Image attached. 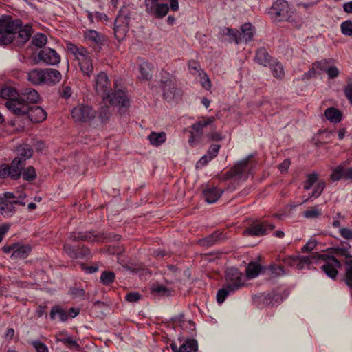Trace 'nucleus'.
Listing matches in <instances>:
<instances>
[{
  "label": "nucleus",
  "instance_id": "1",
  "mask_svg": "<svg viewBox=\"0 0 352 352\" xmlns=\"http://www.w3.org/2000/svg\"><path fill=\"white\" fill-rule=\"evenodd\" d=\"M32 34V25H23L21 19L6 14L0 17V45L14 43L22 46L29 41Z\"/></svg>",
  "mask_w": 352,
  "mask_h": 352
},
{
  "label": "nucleus",
  "instance_id": "2",
  "mask_svg": "<svg viewBox=\"0 0 352 352\" xmlns=\"http://www.w3.org/2000/svg\"><path fill=\"white\" fill-rule=\"evenodd\" d=\"M94 86L98 94L109 105L126 109L129 106V100L124 91L118 89L111 91V84L105 72H101L97 75Z\"/></svg>",
  "mask_w": 352,
  "mask_h": 352
},
{
  "label": "nucleus",
  "instance_id": "3",
  "mask_svg": "<svg viewBox=\"0 0 352 352\" xmlns=\"http://www.w3.org/2000/svg\"><path fill=\"white\" fill-rule=\"evenodd\" d=\"M41 96L38 91L33 88H23L19 91L17 100L10 102V107L12 109V113L18 117L25 115L30 107L38 104Z\"/></svg>",
  "mask_w": 352,
  "mask_h": 352
},
{
  "label": "nucleus",
  "instance_id": "4",
  "mask_svg": "<svg viewBox=\"0 0 352 352\" xmlns=\"http://www.w3.org/2000/svg\"><path fill=\"white\" fill-rule=\"evenodd\" d=\"M270 14L279 22H295L294 11L290 8L286 0H276L271 8Z\"/></svg>",
  "mask_w": 352,
  "mask_h": 352
},
{
  "label": "nucleus",
  "instance_id": "5",
  "mask_svg": "<svg viewBox=\"0 0 352 352\" xmlns=\"http://www.w3.org/2000/svg\"><path fill=\"white\" fill-rule=\"evenodd\" d=\"M248 158L241 160L234 164L228 171L221 174L219 177V179L223 182L232 179H235L238 181L241 179L245 181L248 177Z\"/></svg>",
  "mask_w": 352,
  "mask_h": 352
},
{
  "label": "nucleus",
  "instance_id": "6",
  "mask_svg": "<svg viewBox=\"0 0 352 352\" xmlns=\"http://www.w3.org/2000/svg\"><path fill=\"white\" fill-rule=\"evenodd\" d=\"M71 114L74 122L85 123L95 118L96 111L89 105L80 104L73 108Z\"/></svg>",
  "mask_w": 352,
  "mask_h": 352
},
{
  "label": "nucleus",
  "instance_id": "7",
  "mask_svg": "<svg viewBox=\"0 0 352 352\" xmlns=\"http://www.w3.org/2000/svg\"><path fill=\"white\" fill-rule=\"evenodd\" d=\"M201 120L196 122L191 126L192 130L190 131V137L188 140V142L190 145L193 146L195 142L199 140L204 133V129L208 125L212 124L215 120L214 116L210 117H201Z\"/></svg>",
  "mask_w": 352,
  "mask_h": 352
},
{
  "label": "nucleus",
  "instance_id": "8",
  "mask_svg": "<svg viewBox=\"0 0 352 352\" xmlns=\"http://www.w3.org/2000/svg\"><path fill=\"white\" fill-rule=\"evenodd\" d=\"M77 237L79 239V241H100L104 239L109 241H118L120 239V235L104 232L96 234L94 231L79 232H78Z\"/></svg>",
  "mask_w": 352,
  "mask_h": 352
},
{
  "label": "nucleus",
  "instance_id": "9",
  "mask_svg": "<svg viewBox=\"0 0 352 352\" xmlns=\"http://www.w3.org/2000/svg\"><path fill=\"white\" fill-rule=\"evenodd\" d=\"M243 274L236 267L228 268L226 272V280L229 288L237 290L243 285Z\"/></svg>",
  "mask_w": 352,
  "mask_h": 352
},
{
  "label": "nucleus",
  "instance_id": "10",
  "mask_svg": "<svg viewBox=\"0 0 352 352\" xmlns=\"http://www.w3.org/2000/svg\"><path fill=\"white\" fill-rule=\"evenodd\" d=\"M175 76L166 71L162 72L161 87L163 90L164 98H171L174 95L175 89Z\"/></svg>",
  "mask_w": 352,
  "mask_h": 352
},
{
  "label": "nucleus",
  "instance_id": "11",
  "mask_svg": "<svg viewBox=\"0 0 352 352\" xmlns=\"http://www.w3.org/2000/svg\"><path fill=\"white\" fill-rule=\"evenodd\" d=\"M349 162H342L333 168L330 175V179L332 182H338L342 179L352 182V167L344 168Z\"/></svg>",
  "mask_w": 352,
  "mask_h": 352
},
{
  "label": "nucleus",
  "instance_id": "12",
  "mask_svg": "<svg viewBox=\"0 0 352 352\" xmlns=\"http://www.w3.org/2000/svg\"><path fill=\"white\" fill-rule=\"evenodd\" d=\"M335 64V60L333 58H324L322 59L319 61H316L312 63L311 67L308 71V72L305 73V75L307 76L309 78H311L315 76L316 74H320L323 72H327V68L329 67L331 65Z\"/></svg>",
  "mask_w": 352,
  "mask_h": 352
},
{
  "label": "nucleus",
  "instance_id": "13",
  "mask_svg": "<svg viewBox=\"0 0 352 352\" xmlns=\"http://www.w3.org/2000/svg\"><path fill=\"white\" fill-rule=\"evenodd\" d=\"M39 60L49 65L58 64L60 60V56L57 52L50 47H44L38 54Z\"/></svg>",
  "mask_w": 352,
  "mask_h": 352
},
{
  "label": "nucleus",
  "instance_id": "14",
  "mask_svg": "<svg viewBox=\"0 0 352 352\" xmlns=\"http://www.w3.org/2000/svg\"><path fill=\"white\" fill-rule=\"evenodd\" d=\"M89 52H87V56H82L81 57L76 56V60L78 61L80 70L84 76L90 78L94 73V65L91 57L89 56Z\"/></svg>",
  "mask_w": 352,
  "mask_h": 352
},
{
  "label": "nucleus",
  "instance_id": "15",
  "mask_svg": "<svg viewBox=\"0 0 352 352\" xmlns=\"http://www.w3.org/2000/svg\"><path fill=\"white\" fill-rule=\"evenodd\" d=\"M254 60L257 64L265 67L271 66L272 63L274 62L273 57L265 47H261L256 50Z\"/></svg>",
  "mask_w": 352,
  "mask_h": 352
},
{
  "label": "nucleus",
  "instance_id": "16",
  "mask_svg": "<svg viewBox=\"0 0 352 352\" xmlns=\"http://www.w3.org/2000/svg\"><path fill=\"white\" fill-rule=\"evenodd\" d=\"M47 115V112L41 107L33 105L30 107L28 112L25 116H28L32 122L40 123L46 119Z\"/></svg>",
  "mask_w": 352,
  "mask_h": 352
},
{
  "label": "nucleus",
  "instance_id": "17",
  "mask_svg": "<svg viewBox=\"0 0 352 352\" xmlns=\"http://www.w3.org/2000/svg\"><path fill=\"white\" fill-rule=\"evenodd\" d=\"M0 97L7 100L5 105L8 109L12 113V109L10 107V102L14 100H17L19 97V91L12 87H3L0 90Z\"/></svg>",
  "mask_w": 352,
  "mask_h": 352
},
{
  "label": "nucleus",
  "instance_id": "18",
  "mask_svg": "<svg viewBox=\"0 0 352 352\" xmlns=\"http://www.w3.org/2000/svg\"><path fill=\"white\" fill-rule=\"evenodd\" d=\"M170 348L173 352H197L198 343L195 339H188L179 348L177 347L175 343H171Z\"/></svg>",
  "mask_w": 352,
  "mask_h": 352
},
{
  "label": "nucleus",
  "instance_id": "19",
  "mask_svg": "<svg viewBox=\"0 0 352 352\" xmlns=\"http://www.w3.org/2000/svg\"><path fill=\"white\" fill-rule=\"evenodd\" d=\"M256 33L254 26L250 23H245L240 28V34L242 43H248L252 41Z\"/></svg>",
  "mask_w": 352,
  "mask_h": 352
},
{
  "label": "nucleus",
  "instance_id": "20",
  "mask_svg": "<svg viewBox=\"0 0 352 352\" xmlns=\"http://www.w3.org/2000/svg\"><path fill=\"white\" fill-rule=\"evenodd\" d=\"M223 190L217 187L208 188L203 191V196L205 201L208 204L216 202L222 195Z\"/></svg>",
  "mask_w": 352,
  "mask_h": 352
},
{
  "label": "nucleus",
  "instance_id": "21",
  "mask_svg": "<svg viewBox=\"0 0 352 352\" xmlns=\"http://www.w3.org/2000/svg\"><path fill=\"white\" fill-rule=\"evenodd\" d=\"M45 69H35L31 70L28 75V80L33 85L45 84Z\"/></svg>",
  "mask_w": 352,
  "mask_h": 352
},
{
  "label": "nucleus",
  "instance_id": "22",
  "mask_svg": "<svg viewBox=\"0 0 352 352\" xmlns=\"http://www.w3.org/2000/svg\"><path fill=\"white\" fill-rule=\"evenodd\" d=\"M45 84L54 85L58 82L61 79V74L55 69H45Z\"/></svg>",
  "mask_w": 352,
  "mask_h": 352
},
{
  "label": "nucleus",
  "instance_id": "23",
  "mask_svg": "<svg viewBox=\"0 0 352 352\" xmlns=\"http://www.w3.org/2000/svg\"><path fill=\"white\" fill-rule=\"evenodd\" d=\"M25 165L23 161L14 158L9 166L11 173V179L15 180L19 179Z\"/></svg>",
  "mask_w": 352,
  "mask_h": 352
},
{
  "label": "nucleus",
  "instance_id": "24",
  "mask_svg": "<svg viewBox=\"0 0 352 352\" xmlns=\"http://www.w3.org/2000/svg\"><path fill=\"white\" fill-rule=\"evenodd\" d=\"M85 38L94 43L99 48L103 45L105 40V36L94 30H87L85 34Z\"/></svg>",
  "mask_w": 352,
  "mask_h": 352
},
{
  "label": "nucleus",
  "instance_id": "25",
  "mask_svg": "<svg viewBox=\"0 0 352 352\" xmlns=\"http://www.w3.org/2000/svg\"><path fill=\"white\" fill-rule=\"evenodd\" d=\"M32 250L30 245H20L16 246L15 250L12 252L11 255L12 259H24L28 257Z\"/></svg>",
  "mask_w": 352,
  "mask_h": 352
},
{
  "label": "nucleus",
  "instance_id": "26",
  "mask_svg": "<svg viewBox=\"0 0 352 352\" xmlns=\"http://www.w3.org/2000/svg\"><path fill=\"white\" fill-rule=\"evenodd\" d=\"M17 153L19 157L15 159H19L20 161H23V163L25 164V161L30 159L33 155V150L32 146L28 144H23L20 145L17 148Z\"/></svg>",
  "mask_w": 352,
  "mask_h": 352
},
{
  "label": "nucleus",
  "instance_id": "27",
  "mask_svg": "<svg viewBox=\"0 0 352 352\" xmlns=\"http://www.w3.org/2000/svg\"><path fill=\"white\" fill-rule=\"evenodd\" d=\"M131 12L129 7L123 6L119 10L118 14L115 20L116 24L118 25H126L129 26Z\"/></svg>",
  "mask_w": 352,
  "mask_h": 352
},
{
  "label": "nucleus",
  "instance_id": "28",
  "mask_svg": "<svg viewBox=\"0 0 352 352\" xmlns=\"http://www.w3.org/2000/svg\"><path fill=\"white\" fill-rule=\"evenodd\" d=\"M221 234L222 232L215 231L206 237L199 239L197 243L202 247H210L219 240Z\"/></svg>",
  "mask_w": 352,
  "mask_h": 352
},
{
  "label": "nucleus",
  "instance_id": "29",
  "mask_svg": "<svg viewBox=\"0 0 352 352\" xmlns=\"http://www.w3.org/2000/svg\"><path fill=\"white\" fill-rule=\"evenodd\" d=\"M15 212L14 200L8 201L0 199V213L4 217H12Z\"/></svg>",
  "mask_w": 352,
  "mask_h": 352
},
{
  "label": "nucleus",
  "instance_id": "30",
  "mask_svg": "<svg viewBox=\"0 0 352 352\" xmlns=\"http://www.w3.org/2000/svg\"><path fill=\"white\" fill-rule=\"evenodd\" d=\"M344 263L346 265L344 273V282L352 289V255L351 253L345 257Z\"/></svg>",
  "mask_w": 352,
  "mask_h": 352
},
{
  "label": "nucleus",
  "instance_id": "31",
  "mask_svg": "<svg viewBox=\"0 0 352 352\" xmlns=\"http://www.w3.org/2000/svg\"><path fill=\"white\" fill-rule=\"evenodd\" d=\"M222 34L224 36H227L229 37L230 42H234L235 44L239 45V43H242L240 31L237 29H232L230 28L225 27L222 30Z\"/></svg>",
  "mask_w": 352,
  "mask_h": 352
},
{
  "label": "nucleus",
  "instance_id": "32",
  "mask_svg": "<svg viewBox=\"0 0 352 352\" xmlns=\"http://www.w3.org/2000/svg\"><path fill=\"white\" fill-rule=\"evenodd\" d=\"M326 118L333 123H338L342 119L341 111L334 107H329L324 111Z\"/></svg>",
  "mask_w": 352,
  "mask_h": 352
},
{
  "label": "nucleus",
  "instance_id": "33",
  "mask_svg": "<svg viewBox=\"0 0 352 352\" xmlns=\"http://www.w3.org/2000/svg\"><path fill=\"white\" fill-rule=\"evenodd\" d=\"M244 234L249 236H259L266 234V228L263 223L252 225L245 230Z\"/></svg>",
  "mask_w": 352,
  "mask_h": 352
},
{
  "label": "nucleus",
  "instance_id": "34",
  "mask_svg": "<svg viewBox=\"0 0 352 352\" xmlns=\"http://www.w3.org/2000/svg\"><path fill=\"white\" fill-rule=\"evenodd\" d=\"M148 138L152 145L159 146L166 142V134L164 132L156 133L152 131Z\"/></svg>",
  "mask_w": 352,
  "mask_h": 352
},
{
  "label": "nucleus",
  "instance_id": "35",
  "mask_svg": "<svg viewBox=\"0 0 352 352\" xmlns=\"http://www.w3.org/2000/svg\"><path fill=\"white\" fill-rule=\"evenodd\" d=\"M262 266L256 262H250L245 269L248 278H256L261 272Z\"/></svg>",
  "mask_w": 352,
  "mask_h": 352
},
{
  "label": "nucleus",
  "instance_id": "36",
  "mask_svg": "<svg viewBox=\"0 0 352 352\" xmlns=\"http://www.w3.org/2000/svg\"><path fill=\"white\" fill-rule=\"evenodd\" d=\"M129 26L126 25H118L114 23L113 31L116 38L119 42L123 41L129 32Z\"/></svg>",
  "mask_w": 352,
  "mask_h": 352
},
{
  "label": "nucleus",
  "instance_id": "37",
  "mask_svg": "<svg viewBox=\"0 0 352 352\" xmlns=\"http://www.w3.org/2000/svg\"><path fill=\"white\" fill-rule=\"evenodd\" d=\"M152 69L153 65L148 62H144L140 65L139 69L141 74V77L145 80H150L152 78Z\"/></svg>",
  "mask_w": 352,
  "mask_h": 352
},
{
  "label": "nucleus",
  "instance_id": "38",
  "mask_svg": "<svg viewBox=\"0 0 352 352\" xmlns=\"http://www.w3.org/2000/svg\"><path fill=\"white\" fill-rule=\"evenodd\" d=\"M56 314H58L60 321L66 322L68 320V314L65 310L58 305L54 306L50 311V316L52 320H55Z\"/></svg>",
  "mask_w": 352,
  "mask_h": 352
},
{
  "label": "nucleus",
  "instance_id": "39",
  "mask_svg": "<svg viewBox=\"0 0 352 352\" xmlns=\"http://www.w3.org/2000/svg\"><path fill=\"white\" fill-rule=\"evenodd\" d=\"M67 48L70 53L75 56V59H76V56H87L88 52L85 47H78L72 43H67Z\"/></svg>",
  "mask_w": 352,
  "mask_h": 352
},
{
  "label": "nucleus",
  "instance_id": "40",
  "mask_svg": "<svg viewBox=\"0 0 352 352\" xmlns=\"http://www.w3.org/2000/svg\"><path fill=\"white\" fill-rule=\"evenodd\" d=\"M325 187L326 182L324 180L319 181L316 186H315L311 195L308 198L304 199L300 204L307 202L309 199H310L312 197L318 198L321 195Z\"/></svg>",
  "mask_w": 352,
  "mask_h": 352
},
{
  "label": "nucleus",
  "instance_id": "41",
  "mask_svg": "<svg viewBox=\"0 0 352 352\" xmlns=\"http://www.w3.org/2000/svg\"><path fill=\"white\" fill-rule=\"evenodd\" d=\"M169 9L167 3H159L151 16L156 19H162L168 14Z\"/></svg>",
  "mask_w": 352,
  "mask_h": 352
},
{
  "label": "nucleus",
  "instance_id": "42",
  "mask_svg": "<svg viewBox=\"0 0 352 352\" xmlns=\"http://www.w3.org/2000/svg\"><path fill=\"white\" fill-rule=\"evenodd\" d=\"M236 290H232L229 288L228 285L226 284L223 287L219 289L217 294V301L219 304H222L227 296L229 295L230 292H235Z\"/></svg>",
  "mask_w": 352,
  "mask_h": 352
},
{
  "label": "nucleus",
  "instance_id": "43",
  "mask_svg": "<svg viewBox=\"0 0 352 352\" xmlns=\"http://www.w3.org/2000/svg\"><path fill=\"white\" fill-rule=\"evenodd\" d=\"M111 116V113L109 110V107L107 104L101 106L98 111V118L102 123H107L109 122V118Z\"/></svg>",
  "mask_w": 352,
  "mask_h": 352
},
{
  "label": "nucleus",
  "instance_id": "44",
  "mask_svg": "<svg viewBox=\"0 0 352 352\" xmlns=\"http://www.w3.org/2000/svg\"><path fill=\"white\" fill-rule=\"evenodd\" d=\"M23 170V171L21 173V175L25 181L32 182L36 179V173L34 166H30Z\"/></svg>",
  "mask_w": 352,
  "mask_h": 352
},
{
  "label": "nucleus",
  "instance_id": "45",
  "mask_svg": "<svg viewBox=\"0 0 352 352\" xmlns=\"http://www.w3.org/2000/svg\"><path fill=\"white\" fill-rule=\"evenodd\" d=\"M318 173L316 172L307 175V179L303 184V188L306 190L311 189L314 184L318 181Z\"/></svg>",
  "mask_w": 352,
  "mask_h": 352
},
{
  "label": "nucleus",
  "instance_id": "46",
  "mask_svg": "<svg viewBox=\"0 0 352 352\" xmlns=\"http://www.w3.org/2000/svg\"><path fill=\"white\" fill-rule=\"evenodd\" d=\"M47 41V36L43 33H36L32 38V45L38 47H43Z\"/></svg>",
  "mask_w": 352,
  "mask_h": 352
},
{
  "label": "nucleus",
  "instance_id": "47",
  "mask_svg": "<svg viewBox=\"0 0 352 352\" xmlns=\"http://www.w3.org/2000/svg\"><path fill=\"white\" fill-rule=\"evenodd\" d=\"M322 271L331 278H336L338 274V270L331 263H326L321 267Z\"/></svg>",
  "mask_w": 352,
  "mask_h": 352
},
{
  "label": "nucleus",
  "instance_id": "48",
  "mask_svg": "<svg viewBox=\"0 0 352 352\" xmlns=\"http://www.w3.org/2000/svg\"><path fill=\"white\" fill-rule=\"evenodd\" d=\"M272 69L273 76L276 78H282L285 74L283 65L274 60L272 63V65L270 66Z\"/></svg>",
  "mask_w": 352,
  "mask_h": 352
},
{
  "label": "nucleus",
  "instance_id": "49",
  "mask_svg": "<svg viewBox=\"0 0 352 352\" xmlns=\"http://www.w3.org/2000/svg\"><path fill=\"white\" fill-rule=\"evenodd\" d=\"M116 278V274L113 272L104 271L100 276V280L103 285L109 286L111 285Z\"/></svg>",
  "mask_w": 352,
  "mask_h": 352
},
{
  "label": "nucleus",
  "instance_id": "50",
  "mask_svg": "<svg viewBox=\"0 0 352 352\" xmlns=\"http://www.w3.org/2000/svg\"><path fill=\"white\" fill-rule=\"evenodd\" d=\"M188 69L192 75L198 74L201 76L203 70L201 69V65L199 61L195 60H190L188 63Z\"/></svg>",
  "mask_w": 352,
  "mask_h": 352
},
{
  "label": "nucleus",
  "instance_id": "51",
  "mask_svg": "<svg viewBox=\"0 0 352 352\" xmlns=\"http://www.w3.org/2000/svg\"><path fill=\"white\" fill-rule=\"evenodd\" d=\"M345 243L347 246L332 248L330 249V252L339 256H347L350 254L349 248H351V245L346 242Z\"/></svg>",
  "mask_w": 352,
  "mask_h": 352
},
{
  "label": "nucleus",
  "instance_id": "52",
  "mask_svg": "<svg viewBox=\"0 0 352 352\" xmlns=\"http://www.w3.org/2000/svg\"><path fill=\"white\" fill-rule=\"evenodd\" d=\"M77 246H73L69 243H65L63 245L64 252L69 256V258L72 259H76V252H77Z\"/></svg>",
  "mask_w": 352,
  "mask_h": 352
},
{
  "label": "nucleus",
  "instance_id": "53",
  "mask_svg": "<svg viewBox=\"0 0 352 352\" xmlns=\"http://www.w3.org/2000/svg\"><path fill=\"white\" fill-rule=\"evenodd\" d=\"M268 270L274 276H279L285 274L284 267L280 265L272 264L268 267Z\"/></svg>",
  "mask_w": 352,
  "mask_h": 352
},
{
  "label": "nucleus",
  "instance_id": "54",
  "mask_svg": "<svg viewBox=\"0 0 352 352\" xmlns=\"http://www.w3.org/2000/svg\"><path fill=\"white\" fill-rule=\"evenodd\" d=\"M76 252L77 258H84L89 256L91 255V252L89 249L86 247L85 245H78Z\"/></svg>",
  "mask_w": 352,
  "mask_h": 352
},
{
  "label": "nucleus",
  "instance_id": "55",
  "mask_svg": "<svg viewBox=\"0 0 352 352\" xmlns=\"http://www.w3.org/2000/svg\"><path fill=\"white\" fill-rule=\"evenodd\" d=\"M303 215L306 218H318L321 215L317 206L311 207L309 210L304 211Z\"/></svg>",
  "mask_w": 352,
  "mask_h": 352
},
{
  "label": "nucleus",
  "instance_id": "56",
  "mask_svg": "<svg viewBox=\"0 0 352 352\" xmlns=\"http://www.w3.org/2000/svg\"><path fill=\"white\" fill-rule=\"evenodd\" d=\"M151 293H155L160 296H168L170 294V291L166 286L161 285L153 287L151 288Z\"/></svg>",
  "mask_w": 352,
  "mask_h": 352
},
{
  "label": "nucleus",
  "instance_id": "57",
  "mask_svg": "<svg viewBox=\"0 0 352 352\" xmlns=\"http://www.w3.org/2000/svg\"><path fill=\"white\" fill-rule=\"evenodd\" d=\"M341 31L346 36H352V22L349 20L342 22L341 24Z\"/></svg>",
  "mask_w": 352,
  "mask_h": 352
},
{
  "label": "nucleus",
  "instance_id": "58",
  "mask_svg": "<svg viewBox=\"0 0 352 352\" xmlns=\"http://www.w3.org/2000/svg\"><path fill=\"white\" fill-rule=\"evenodd\" d=\"M58 341L61 342L70 349H77L79 347V345L77 343V342L74 340L72 337L60 338L58 340Z\"/></svg>",
  "mask_w": 352,
  "mask_h": 352
},
{
  "label": "nucleus",
  "instance_id": "59",
  "mask_svg": "<svg viewBox=\"0 0 352 352\" xmlns=\"http://www.w3.org/2000/svg\"><path fill=\"white\" fill-rule=\"evenodd\" d=\"M159 2L152 0H144V6L146 12L151 15L154 12L155 9L158 6Z\"/></svg>",
  "mask_w": 352,
  "mask_h": 352
},
{
  "label": "nucleus",
  "instance_id": "60",
  "mask_svg": "<svg viewBox=\"0 0 352 352\" xmlns=\"http://www.w3.org/2000/svg\"><path fill=\"white\" fill-rule=\"evenodd\" d=\"M220 148L221 146L219 144H212L210 145L206 154L208 156H209V160H212L218 155Z\"/></svg>",
  "mask_w": 352,
  "mask_h": 352
},
{
  "label": "nucleus",
  "instance_id": "61",
  "mask_svg": "<svg viewBox=\"0 0 352 352\" xmlns=\"http://www.w3.org/2000/svg\"><path fill=\"white\" fill-rule=\"evenodd\" d=\"M31 344L36 349V352H49L47 346L39 340H34L31 342Z\"/></svg>",
  "mask_w": 352,
  "mask_h": 352
},
{
  "label": "nucleus",
  "instance_id": "62",
  "mask_svg": "<svg viewBox=\"0 0 352 352\" xmlns=\"http://www.w3.org/2000/svg\"><path fill=\"white\" fill-rule=\"evenodd\" d=\"M142 298V295L139 292H129L126 294L125 299L129 302H136Z\"/></svg>",
  "mask_w": 352,
  "mask_h": 352
},
{
  "label": "nucleus",
  "instance_id": "63",
  "mask_svg": "<svg viewBox=\"0 0 352 352\" xmlns=\"http://www.w3.org/2000/svg\"><path fill=\"white\" fill-rule=\"evenodd\" d=\"M70 293L74 298L80 297L82 298H84L86 294L84 289L76 287L70 288Z\"/></svg>",
  "mask_w": 352,
  "mask_h": 352
},
{
  "label": "nucleus",
  "instance_id": "64",
  "mask_svg": "<svg viewBox=\"0 0 352 352\" xmlns=\"http://www.w3.org/2000/svg\"><path fill=\"white\" fill-rule=\"evenodd\" d=\"M344 92L346 98L352 104V82L347 83L346 86L344 87Z\"/></svg>",
  "mask_w": 352,
  "mask_h": 352
}]
</instances>
